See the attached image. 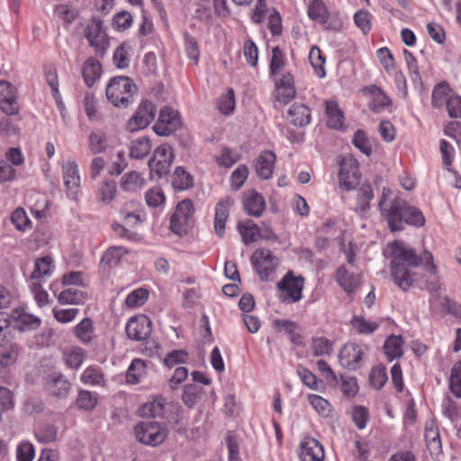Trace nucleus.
Instances as JSON below:
<instances>
[{
  "instance_id": "f257e3e1",
  "label": "nucleus",
  "mask_w": 461,
  "mask_h": 461,
  "mask_svg": "<svg viewBox=\"0 0 461 461\" xmlns=\"http://www.w3.org/2000/svg\"><path fill=\"white\" fill-rule=\"evenodd\" d=\"M421 262L422 258L404 242L395 240L392 244L391 276L402 290H408L416 281L412 267Z\"/></svg>"
},
{
  "instance_id": "f03ea898",
  "label": "nucleus",
  "mask_w": 461,
  "mask_h": 461,
  "mask_svg": "<svg viewBox=\"0 0 461 461\" xmlns=\"http://www.w3.org/2000/svg\"><path fill=\"white\" fill-rule=\"evenodd\" d=\"M381 213L385 218L391 231L402 230L404 224L421 227L425 223L421 211L401 198L393 199L389 208Z\"/></svg>"
},
{
  "instance_id": "7ed1b4c3",
  "label": "nucleus",
  "mask_w": 461,
  "mask_h": 461,
  "mask_svg": "<svg viewBox=\"0 0 461 461\" xmlns=\"http://www.w3.org/2000/svg\"><path fill=\"white\" fill-rule=\"evenodd\" d=\"M137 86L128 77H113L106 86V97L115 107L127 108L132 102Z\"/></svg>"
},
{
  "instance_id": "20e7f679",
  "label": "nucleus",
  "mask_w": 461,
  "mask_h": 461,
  "mask_svg": "<svg viewBox=\"0 0 461 461\" xmlns=\"http://www.w3.org/2000/svg\"><path fill=\"white\" fill-rule=\"evenodd\" d=\"M194 213V208L191 200L179 202L170 218V230L180 236L186 234L193 226Z\"/></svg>"
},
{
  "instance_id": "39448f33",
  "label": "nucleus",
  "mask_w": 461,
  "mask_h": 461,
  "mask_svg": "<svg viewBox=\"0 0 461 461\" xmlns=\"http://www.w3.org/2000/svg\"><path fill=\"white\" fill-rule=\"evenodd\" d=\"M174 158V150L170 145L162 144L154 150L153 156L149 161L151 177L156 176L158 178H162L167 176Z\"/></svg>"
},
{
  "instance_id": "423d86ee",
  "label": "nucleus",
  "mask_w": 461,
  "mask_h": 461,
  "mask_svg": "<svg viewBox=\"0 0 461 461\" xmlns=\"http://www.w3.org/2000/svg\"><path fill=\"white\" fill-rule=\"evenodd\" d=\"M138 441L150 446L161 444L167 438V430L165 426L155 421H143L135 427Z\"/></svg>"
},
{
  "instance_id": "0eeeda50",
  "label": "nucleus",
  "mask_w": 461,
  "mask_h": 461,
  "mask_svg": "<svg viewBox=\"0 0 461 461\" xmlns=\"http://www.w3.org/2000/svg\"><path fill=\"white\" fill-rule=\"evenodd\" d=\"M181 125L179 113L171 107L164 106L160 109L158 119L152 129L159 136H169Z\"/></svg>"
},
{
  "instance_id": "6e6552de",
  "label": "nucleus",
  "mask_w": 461,
  "mask_h": 461,
  "mask_svg": "<svg viewBox=\"0 0 461 461\" xmlns=\"http://www.w3.org/2000/svg\"><path fill=\"white\" fill-rule=\"evenodd\" d=\"M308 15L312 21L321 23L326 30L339 31L342 27L341 21L329 14L322 0H311Z\"/></svg>"
},
{
  "instance_id": "1a4fd4ad",
  "label": "nucleus",
  "mask_w": 461,
  "mask_h": 461,
  "mask_svg": "<svg viewBox=\"0 0 461 461\" xmlns=\"http://www.w3.org/2000/svg\"><path fill=\"white\" fill-rule=\"evenodd\" d=\"M361 174L358 163L351 156L344 158L340 162L339 174V184L347 191L353 190L358 185Z\"/></svg>"
},
{
  "instance_id": "9d476101",
  "label": "nucleus",
  "mask_w": 461,
  "mask_h": 461,
  "mask_svg": "<svg viewBox=\"0 0 461 461\" xmlns=\"http://www.w3.org/2000/svg\"><path fill=\"white\" fill-rule=\"evenodd\" d=\"M278 290L285 292L284 301L292 303L299 302L303 297L304 287V277L303 276H294L292 271H288L276 285Z\"/></svg>"
},
{
  "instance_id": "9b49d317",
  "label": "nucleus",
  "mask_w": 461,
  "mask_h": 461,
  "mask_svg": "<svg viewBox=\"0 0 461 461\" xmlns=\"http://www.w3.org/2000/svg\"><path fill=\"white\" fill-rule=\"evenodd\" d=\"M62 175L67 195L77 201L80 189V176L75 160L68 159L62 164Z\"/></svg>"
},
{
  "instance_id": "f8f14e48",
  "label": "nucleus",
  "mask_w": 461,
  "mask_h": 461,
  "mask_svg": "<svg viewBox=\"0 0 461 461\" xmlns=\"http://www.w3.org/2000/svg\"><path fill=\"white\" fill-rule=\"evenodd\" d=\"M157 113L155 104L149 101H142L134 115L129 120L128 128L131 131L148 127L154 120Z\"/></svg>"
},
{
  "instance_id": "ddd939ff",
  "label": "nucleus",
  "mask_w": 461,
  "mask_h": 461,
  "mask_svg": "<svg viewBox=\"0 0 461 461\" xmlns=\"http://www.w3.org/2000/svg\"><path fill=\"white\" fill-rule=\"evenodd\" d=\"M276 259L273 253L267 249H257L253 253L251 262L262 281H267L275 271Z\"/></svg>"
},
{
  "instance_id": "4468645a",
  "label": "nucleus",
  "mask_w": 461,
  "mask_h": 461,
  "mask_svg": "<svg viewBox=\"0 0 461 461\" xmlns=\"http://www.w3.org/2000/svg\"><path fill=\"white\" fill-rule=\"evenodd\" d=\"M126 334L130 339L143 341L147 339L152 330V321L146 315L131 318L126 324Z\"/></svg>"
},
{
  "instance_id": "2eb2a0df",
  "label": "nucleus",
  "mask_w": 461,
  "mask_h": 461,
  "mask_svg": "<svg viewBox=\"0 0 461 461\" xmlns=\"http://www.w3.org/2000/svg\"><path fill=\"white\" fill-rule=\"evenodd\" d=\"M103 23L101 20L93 19L85 29V36L89 45L95 49L97 55L103 56L106 51L105 41L102 37Z\"/></svg>"
},
{
  "instance_id": "dca6fc26",
  "label": "nucleus",
  "mask_w": 461,
  "mask_h": 461,
  "mask_svg": "<svg viewBox=\"0 0 461 461\" xmlns=\"http://www.w3.org/2000/svg\"><path fill=\"white\" fill-rule=\"evenodd\" d=\"M363 356L364 351L359 345L348 343L340 349L339 360L342 366L355 370L359 366Z\"/></svg>"
},
{
  "instance_id": "f3484780",
  "label": "nucleus",
  "mask_w": 461,
  "mask_h": 461,
  "mask_svg": "<svg viewBox=\"0 0 461 461\" xmlns=\"http://www.w3.org/2000/svg\"><path fill=\"white\" fill-rule=\"evenodd\" d=\"M233 204V198L225 196L220 199L215 206L214 230L220 238L224 237L226 221L229 218L230 210Z\"/></svg>"
},
{
  "instance_id": "a211bd4d",
  "label": "nucleus",
  "mask_w": 461,
  "mask_h": 461,
  "mask_svg": "<svg viewBox=\"0 0 461 461\" xmlns=\"http://www.w3.org/2000/svg\"><path fill=\"white\" fill-rule=\"evenodd\" d=\"M0 109L10 115L19 111L14 87L7 81H0Z\"/></svg>"
},
{
  "instance_id": "6ab92c4d",
  "label": "nucleus",
  "mask_w": 461,
  "mask_h": 461,
  "mask_svg": "<svg viewBox=\"0 0 461 461\" xmlns=\"http://www.w3.org/2000/svg\"><path fill=\"white\" fill-rule=\"evenodd\" d=\"M15 330L30 331L38 329L41 324V320L31 313L25 312L23 308H15L11 311Z\"/></svg>"
},
{
  "instance_id": "aec40b11",
  "label": "nucleus",
  "mask_w": 461,
  "mask_h": 461,
  "mask_svg": "<svg viewBox=\"0 0 461 461\" xmlns=\"http://www.w3.org/2000/svg\"><path fill=\"white\" fill-rule=\"evenodd\" d=\"M45 389L52 396L65 398L70 392L71 384L63 375L52 374L46 379Z\"/></svg>"
},
{
  "instance_id": "412c9836",
  "label": "nucleus",
  "mask_w": 461,
  "mask_h": 461,
  "mask_svg": "<svg viewBox=\"0 0 461 461\" xmlns=\"http://www.w3.org/2000/svg\"><path fill=\"white\" fill-rule=\"evenodd\" d=\"M335 279L348 295L354 294L361 284L360 275L350 273L345 265L337 269Z\"/></svg>"
},
{
  "instance_id": "4be33fe9",
  "label": "nucleus",
  "mask_w": 461,
  "mask_h": 461,
  "mask_svg": "<svg viewBox=\"0 0 461 461\" xmlns=\"http://www.w3.org/2000/svg\"><path fill=\"white\" fill-rule=\"evenodd\" d=\"M175 408L176 411H180L181 407L178 405H173L169 402H167L165 398L162 396H157L151 401L143 404L140 409L141 415L157 418L161 417L164 418L166 415V411L168 408Z\"/></svg>"
},
{
  "instance_id": "5701e85b",
  "label": "nucleus",
  "mask_w": 461,
  "mask_h": 461,
  "mask_svg": "<svg viewBox=\"0 0 461 461\" xmlns=\"http://www.w3.org/2000/svg\"><path fill=\"white\" fill-rule=\"evenodd\" d=\"M299 456L302 461H323V447L315 438H305L301 442Z\"/></svg>"
},
{
  "instance_id": "b1692460",
  "label": "nucleus",
  "mask_w": 461,
  "mask_h": 461,
  "mask_svg": "<svg viewBox=\"0 0 461 461\" xmlns=\"http://www.w3.org/2000/svg\"><path fill=\"white\" fill-rule=\"evenodd\" d=\"M276 100L284 104L290 103L295 96L294 77L290 73H285L276 82Z\"/></svg>"
},
{
  "instance_id": "393cba45",
  "label": "nucleus",
  "mask_w": 461,
  "mask_h": 461,
  "mask_svg": "<svg viewBox=\"0 0 461 461\" xmlns=\"http://www.w3.org/2000/svg\"><path fill=\"white\" fill-rule=\"evenodd\" d=\"M276 154L270 150H264L257 158L254 167L261 179H268L273 174L276 163Z\"/></svg>"
},
{
  "instance_id": "a878e982",
  "label": "nucleus",
  "mask_w": 461,
  "mask_h": 461,
  "mask_svg": "<svg viewBox=\"0 0 461 461\" xmlns=\"http://www.w3.org/2000/svg\"><path fill=\"white\" fill-rule=\"evenodd\" d=\"M265 207L264 197L259 193L255 190H249L244 194L243 208L247 214L259 217L262 215Z\"/></svg>"
},
{
  "instance_id": "bb28decb",
  "label": "nucleus",
  "mask_w": 461,
  "mask_h": 461,
  "mask_svg": "<svg viewBox=\"0 0 461 461\" xmlns=\"http://www.w3.org/2000/svg\"><path fill=\"white\" fill-rule=\"evenodd\" d=\"M288 120L296 127H304L311 122V110L301 103L294 104L287 112Z\"/></svg>"
},
{
  "instance_id": "cd10ccee",
  "label": "nucleus",
  "mask_w": 461,
  "mask_h": 461,
  "mask_svg": "<svg viewBox=\"0 0 461 461\" xmlns=\"http://www.w3.org/2000/svg\"><path fill=\"white\" fill-rule=\"evenodd\" d=\"M424 438L427 447L431 455L441 452L442 445L438 429L433 420L428 421L425 425Z\"/></svg>"
},
{
  "instance_id": "c85d7f7f",
  "label": "nucleus",
  "mask_w": 461,
  "mask_h": 461,
  "mask_svg": "<svg viewBox=\"0 0 461 461\" xmlns=\"http://www.w3.org/2000/svg\"><path fill=\"white\" fill-rule=\"evenodd\" d=\"M145 184L146 180L137 171L127 172L120 179V188L126 193H137Z\"/></svg>"
},
{
  "instance_id": "c756f323",
  "label": "nucleus",
  "mask_w": 461,
  "mask_h": 461,
  "mask_svg": "<svg viewBox=\"0 0 461 461\" xmlns=\"http://www.w3.org/2000/svg\"><path fill=\"white\" fill-rule=\"evenodd\" d=\"M116 194V182L111 179H104L97 187L96 200L102 204L108 205L115 199Z\"/></svg>"
},
{
  "instance_id": "7c9ffc66",
  "label": "nucleus",
  "mask_w": 461,
  "mask_h": 461,
  "mask_svg": "<svg viewBox=\"0 0 461 461\" xmlns=\"http://www.w3.org/2000/svg\"><path fill=\"white\" fill-rule=\"evenodd\" d=\"M374 198L373 188L369 184H363L357 191L355 211L366 214L370 210V202Z\"/></svg>"
},
{
  "instance_id": "2f4dec72",
  "label": "nucleus",
  "mask_w": 461,
  "mask_h": 461,
  "mask_svg": "<svg viewBox=\"0 0 461 461\" xmlns=\"http://www.w3.org/2000/svg\"><path fill=\"white\" fill-rule=\"evenodd\" d=\"M423 259L427 263V271L431 275L429 279L427 281L426 289L435 296L438 297L441 294V284L438 277L435 275L436 266L433 264V257L430 252H425Z\"/></svg>"
},
{
  "instance_id": "473e14b6",
  "label": "nucleus",
  "mask_w": 461,
  "mask_h": 461,
  "mask_svg": "<svg viewBox=\"0 0 461 461\" xmlns=\"http://www.w3.org/2000/svg\"><path fill=\"white\" fill-rule=\"evenodd\" d=\"M87 299V293L76 287L67 288L58 296V302L60 304H84Z\"/></svg>"
},
{
  "instance_id": "72a5a7b5",
  "label": "nucleus",
  "mask_w": 461,
  "mask_h": 461,
  "mask_svg": "<svg viewBox=\"0 0 461 461\" xmlns=\"http://www.w3.org/2000/svg\"><path fill=\"white\" fill-rule=\"evenodd\" d=\"M11 312H0V347L7 345L15 331L14 322Z\"/></svg>"
},
{
  "instance_id": "f704fd0d",
  "label": "nucleus",
  "mask_w": 461,
  "mask_h": 461,
  "mask_svg": "<svg viewBox=\"0 0 461 461\" xmlns=\"http://www.w3.org/2000/svg\"><path fill=\"white\" fill-rule=\"evenodd\" d=\"M102 71L101 64L94 58L87 59L82 67V76L88 87H91Z\"/></svg>"
},
{
  "instance_id": "c9c22d12",
  "label": "nucleus",
  "mask_w": 461,
  "mask_h": 461,
  "mask_svg": "<svg viewBox=\"0 0 461 461\" xmlns=\"http://www.w3.org/2000/svg\"><path fill=\"white\" fill-rule=\"evenodd\" d=\"M237 229L244 244L255 242L259 238L260 228L251 220L238 222Z\"/></svg>"
},
{
  "instance_id": "e433bc0d",
  "label": "nucleus",
  "mask_w": 461,
  "mask_h": 461,
  "mask_svg": "<svg viewBox=\"0 0 461 461\" xmlns=\"http://www.w3.org/2000/svg\"><path fill=\"white\" fill-rule=\"evenodd\" d=\"M327 126L330 129H340L343 126L344 116L337 102H326Z\"/></svg>"
},
{
  "instance_id": "4c0bfd02",
  "label": "nucleus",
  "mask_w": 461,
  "mask_h": 461,
  "mask_svg": "<svg viewBox=\"0 0 461 461\" xmlns=\"http://www.w3.org/2000/svg\"><path fill=\"white\" fill-rule=\"evenodd\" d=\"M151 141L147 137L136 139L131 142L129 156L131 158L142 159L151 150Z\"/></svg>"
},
{
  "instance_id": "58836bf2",
  "label": "nucleus",
  "mask_w": 461,
  "mask_h": 461,
  "mask_svg": "<svg viewBox=\"0 0 461 461\" xmlns=\"http://www.w3.org/2000/svg\"><path fill=\"white\" fill-rule=\"evenodd\" d=\"M384 351L389 361L402 356V339L401 336H390L384 344Z\"/></svg>"
},
{
  "instance_id": "ea45409f",
  "label": "nucleus",
  "mask_w": 461,
  "mask_h": 461,
  "mask_svg": "<svg viewBox=\"0 0 461 461\" xmlns=\"http://www.w3.org/2000/svg\"><path fill=\"white\" fill-rule=\"evenodd\" d=\"M368 92L372 96L369 107L373 112L379 113L383 108L391 104V100L381 88L372 86L368 87Z\"/></svg>"
},
{
  "instance_id": "a19ab883",
  "label": "nucleus",
  "mask_w": 461,
  "mask_h": 461,
  "mask_svg": "<svg viewBox=\"0 0 461 461\" xmlns=\"http://www.w3.org/2000/svg\"><path fill=\"white\" fill-rule=\"evenodd\" d=\"M194 179L191 174H189L184 167H177L175 169L172 185L176 190H186L193 186Z\"/></svg>"
},
{
  "instance_id": "79ce46f5",
  "label": "nucleus",
  "mask_w": 461,
  "mask_h": 461,
  "mask_svg": "<svg viewBox=\"0 0 461 461\" xmlns=\"http://www.w3.org/2000/svg\"><path fill=\"white\" fill-rule=\"evenodd\" d=\"M95 328L89 318L83 319L74 329L76 337L84 344H89L94 338Z\"/></svg>"
},
{
  "instance_id": "37998d69",
  "label": "nucleus",
  "mask_w": 461,
  "mask_h": 461,
  "mask_svg": "<svg viewBox=\"0 0 461 461\" xmlns=\"http://www.w3.org/2000/svg\"><path fill=\"white\" fill-rule=\"evenodd\" d=\"M108 147L106 134L101 130L94 131L88 137V148L93 154L105 151Z\"/></svg>"
},
{
  "instance_id": "c03bdc74",
  "label": "nucleus",
  "mask_w": 461,
  "mask_h": 461,
  "mask_svg": "<svg viewBox=\"0 0 461 461\" xmlns=\"http://www.w3.org/2000/svg\"><path fill=\"white\" fill-rule=\"evenodd\" d=\"M146 375V364L142 359L135 358L132 360L126 374V381L129 384H136L140 382Z\"/></svg>"
},
{
  "instance_id": "a18cd8bd",
  "label": "nucleus",
  "mask_w": 461,
  "mask_h": 461,
  "mask_svg": "<svg viewBox=\"0 0 461 461\" xmlns=\"http://www.w3.org/2000/svg\"><path fill=\"white\" fill-rule=\"evenodd\" d=\"M203 393L202 386L196 384H188L184 387L182 401L188 408H193L201 399Z\"/></svg>"
},
{
  "instance_id": "49530a36",
  "label": "nucleus",
  "mask_w": 461,
  "mask_h": 461,
  "mask_svg": "<svg viewBox=\"0 0 461 461\" xmlns=\"http://www.w3.org/2000/svg\"><path fill=\"white\" fill-rule=\"evenodd\" d=\"M98 404L97 393L87 391L80 390L78 392L76 405L79 410L93 411Z\"/></svg>"
},
{
  "instance_id": "de8ad7c7",
  "label": "nucleus",
  "mask_w": 461,
  "mask_h": 461,
  "mask_svg": "<svg viewBox=\"0 0 461 461\" xmlns=\"http://www.w3.org/2000/svg\"><path fill=\"white\" fill-rule=\"evenodd\" d=\"M276 330L285 331L289 335L290 340L294 344L301 343V336L297 333L298 325L289 320H276L273 323Z\"/></svg>"
},
{
  "instance_id": "09e8293b",
  "label": "nucleus",
  "mask_w": 461,
  "mask_h": 461,
  "mask_svg": "<svg viewBox=\"0 0 461 461\" xmlns=\"http://www.w3.org/2000/svg\"><path fill=\"white\" fill-rule=\"evenodd\" d=\"M52 263L50 257L38 258L34 264V269L31 275V278L36 280L50 276L53 268Z\"/></svg>"
},
{
  "instance_id": "8fccbe9b",
  "label": "nucleus",
  "mask_w": 461,
  "mask_h": 461,
  "mask_svg": "<svg viewBox=\"0 0 461 461\" xmlns=\"http://www.w3.org/2000/svg\"><path fill=\"white\" fill-rule=\"evenodd\" d=\"M131 46L125 42L120 44L113 55V64L118 68H126L130 64Z\"/></svg>"
},
{
  "instance_id": "3c124183",
  "label": "nucleus",
  "mask_w": 461,
  "mask_h": 461,
  "mask_svg": "<svg viewBox=\"0 0 461 461\" xmlns=\"http://www.w3.org/2000/svg\"><path fill=\"white\" fill-rule=\"evenodd\" d=\"M449 86L447 83L441 82L436 85L433 88L431 95V104L435 108H440L448 98Z\"/></svg>"
},
{
  "instance_id": "603ef678",
  "label": "nucleus",
  "mask_w": 461,
  "mask_h": 461,
  "mask_svg": "<svg viewBox=\"0 0 461 461\" xmlns=\"http://www.w3.org/2000/svg\"><path fill=\"white\" fill-rule=\"evenodd\" d=\"M404 60L407 64L410 77L414 85H421V77L419 71V66L416 58L408 50H403Z\"/></svg>"
},
{
  "instance_id": "864d4df0",
  "label": "nucleus",
  "mask_w": 461,
  "mask_h": 461,
  "mask_svg": "<svg viewBox=\"0 0 461 461\" xmlns=\"http://www.w3.org/2000/svg\"><path fill=\"white\" fill-rule=\"evenodd\" d=\"M309 60L314 68L315 73L320 78H322L325 77V69H324V64H325V59L321 55V50L314 46L311 49L310 54H309Z\"/></svg>"
},
{
  "instance_id": "5fc2aeb1",
  "label": "nucleus",
  "mask_w": 461,
  "mask_h": 461,
  "mask_svg": "<svg viewBox=\"0 0 461 461\" xmlns=\"http://www.w3.org/2000/svg\"><path fill=\"white\" fill-rule=\"evenodd\" d=\"M351 324L359 334H372L378 329V323L369 321L363 316H354L351 320Z\"/></svg>"
},
{
  "instance_id": "6e6d98bb",
  "label": "nucleus",
  "mask_w": 461,
  "mask_h": 461,
  "mask_svg": "<svg viewBox=\"0 0 461 461\" xmlns=\"http://www.w3.org/2000/svg\"><path fill=\"white\" fill-rule=\"evenodd\" d=\"M449 389L456 398L461 397V359L451 369Z\"/></svg>"
},
{
  "instance_id": "4d7b16f0",
  "label": "nucleus",
  "mask_w": 461,
  "mask_h": 461,
  "mask_svg": "<svg viewBox=\"0 0 461 461\" xmlns=\"http://www.w3.org/2000/svg\"><path fill=\"white\" fill-rule=\"evenodd\" d=\"M43 71L46 81L51 88L53 97L58 100L60 95L59 92V80L56 68L52 64H48L44 66Z\"/></svg>"
},
{
  "instance_id": "13d9d810",
  "label": "nucleus",
  "mask_w": 461,
  "mask_h": 461,
  "mask_svg": "<svg viewBox=\"0 0 461 461\" xmlns=\"http://www.w3.org/2000/svg\"><path fill=\"white\" fill-rule=\"evenodd\" d=\"M388 379L384 366H375L369 375L370 384L376 390H380Z\"/></svg>"
},
{
  "instance_id": "bf43d9fd",
  "label": "nucleus",
  "mask_w": 461,
  "mask_h": 461,
  "mask_svg": "<svg viewBox=\"0 0 461 461\" xmlns=\"http://www.w3.org/2000/svg\"><path fill=\"white\" fill-rule=\"evenodd\" d=\"M66 364L70 368H78L84 361L85 352L79 347H73L64 353Z\"/></svg>"
},
{
  "instance_id": "052dcab7",
  "label": "nucleus",
  "mask_w": 461,
  "mask_h": 461,
  "mask_svg": "<svg viewBox=\"0 0 461 461\" xmlns=\"http://www.w3.org/2000/svg\"><path fill=\"white\" fill-rule=\"evenodd\" d=\"M149 297L147 289L139 288L132 291L125 299V304L129 308H136L143 305Z\"/></svg>"
},
{
  "instance_id": "680f3d73",
  "label": "nucleus",
  "mask_w": 461,
  "mask_h": 461,
  "mask_svg": "<svg viewBox=\"0 0 461 461\" xmlns=\"http://www.w3.org/2000/svg\"><path fill=\"white\" fill-rule=\"evenodd\" d=\"M235 108V98H234V91L230 88L227 93L222 95L218 101V109L219 111L228 115L233 112Z\"/></svg>"
},
{
  "instance_id": "e2e57ef3",
  "label": "nucleus",
  "mask_w": 461,
  "mask_h": 461,
  "mask_svg": "<svg viewBox=\"0 0 461 461\" xmlns=\"http://www.w3.org/2000/svg\"><path fill=\"white\" fill-rule=\"evenodd\" d=\"M352 143L362 153L368 156L372 152V147L366 132L362 130H357L352 139Z\"/></svg>"
},
{
  "instance_id": "0e129e2a",
  "label": "nucleus",
  "mask_w": 461,
  "mask_h": 461,
  "mask_svg": "<svg viewBox=\"0 0 461 461\" xmlns=\"http://www.w3.org/2000/svg\"><path fill=\"white\" fill-rule=\"evenodd\" d=\"M57 433L58 430L54 425L45 424L39 428L35 435L39 441L43 443H50L56 440Z\"/></svg>"
},
{
  "instance_id": "69168bd1",
  "label": "nucleus",
  "mask_w": 461,
  "mask_h": 461,
  "mask_svg": "<svg viewBox=\"0 0 461 461\" xmlns=\"http://www.w3.org/2000/svg\"><path fill=\"white\" fill-rule=\"evenodd\" d=\"M312 353L316 357L323 355H330L332 351V344L326 338H316L312 343Z\"/></svg>"
},
{
  "instance_id": "338daca9",
  "label": "nucleus",
  "mask_w": 461,
  "mask_h": 461,
  "mask_svg": "<svg viewBox=\"0 0 461 461\" xmlns=\"http://www.w3.org/2000/svg\"><path fill=\"white\" fill-rule=\"evenodd\" d=\"M132 16L127 11H121L113 16V26L118 32H123L131 27Z\"/></svg>"
},
{
  "instance_id": "774afa93",
  "label": "nucleus",
  "mask_w": 461,
  "mask_h": 461,
  "mask_svg": "<svg viewBox=\"0 0 461 461\" xmlns=\"http://www.w3.org/2000/svg\"><path fill=\"white\" fill-rule=\"evenodd\" d=\"M35 456L33 445L29 441H22L16 448L17 461H32Z\"/></svg>"
}]
</instances>
